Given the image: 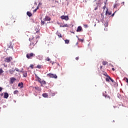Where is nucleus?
I'll return each instance as SVG.
<instances>
[{
  "label": "nucleus",
  "instance_id": "79ce46f5",
  "mask_svg": "<svg viewBox=\"0 0 128 128\" xmlns=\"http://www.w3.org/2000/svg\"><path fill=\"white\" fill-rule=\"evenodd\" d=\"M50 63L52 64H54V62H52V61H50Z\"/></svg>",
  "mask_w": 128,
  "mask_h": 128
},
{
  "label": "nucleus",
  "instance_id": "58836bf2",
  "mask_svg": "<svg viewBox=\"0 0 128 128\" xmlns=\"http://www.w3.org/2000/svg\"><path fill=\"white\" fill-rule=\"evenodd\" d=\"M110 80H111L112 82H114V80L112 79V78H110Z\"/></svg>",
  "mask_w": 128,
  "mask_h": 128
},
{
  "label": "nucleus",
  "instance_id": "72a5a7b5",
  "mask_svg": "<svg viewBox=\"0 0 128 128\" xmlns=\"http://www.w3.org/2000/svg\"><path fill=\"white\" fill-rule=\"evenodd\" d=\"M66 26H68V24H64V26H62V28H66Z\"/></svg>",
  "mask_w": 128,
  "mask_h": 128
},
{
  "label": "nucleus",
  "instance_id": "c9c22d12",
  "mask_svg": "<svg viewBox=\"0 0 128 128\" xmlns=\"http://www.w3.org/2000/svg\"><path fill=\"white\" fill-rule=\"evenodd\" d=\"M106 6H103L102 8L104 10H106Z\"/></svg>",
  "mask_w": 128,
  "mask_h": 128
},
{
  "label": "nucleus",
  "instance_id": "a211bd4d",
  "mask_svg": "<svg viewBox=\"0 0 128 128\" xmlns=\"http://www.w3.org/2000/svg\"><path fill=\"white\" fill-rule=\"evenodd\" d=\"M40 83L41 84L42 86V84H46V81H44V80H42V81L40 82Z\"/></svg>",
  "mask_w": 128,
  "mask_h": 128
},
{
  "label": "nucleus",
  "instance_id": "864d4df0",
  "mask_svg": "<svg viewBox=\"0 0 128 128\" xmlns=\"http://www.w3.org/2000/svg\"><path fill=\"white\" fill-rule=\"evenodd\" d=\"M96 26V24H94V26Z\"/></svg>",
  "mask_w": 128,
  "mask_h": 128
},
{
  "label": "nucleus",
  "instance_id": "ea45409f",
  "mask_svg": "<svg viewBox=\"0 0 128 128\" xmlns=\"http://www.w3.org/2000/svg\"><path fill=\"white\" fill-rule=\"evenodd\" d=\"M104 76H108V74L105 73V74H104Z\"/></svg>",
  "mask_w": 128,
  "mask_h": 128
},
{
  "label": "nucleus",
  "instance_id": "3c124183",
  "mask_svg": "<svg viewBox=\"0 0 128 128\" xmlns=\"http://www.w3.org/2000/svg\"><path fill=\"white\" fill-rule=\"evenodd\" d=\"M95 10H98V8H95Z\"/></svg>",
  "mask_w": 128,
  "mask_h": 128
},
{
  "label": "nucleus",
  "instance_id": "7c9ffc66",
  "mask_svg": "<svg viewBox=\"0 0 128 128\" xmlns=\"http://www.w3.org/2000/svg\"><path fill=\"white\" fill-rule=\"evenodd\" d=\"M84 26L85 28H88V24H84Z\"/></svg>",
  "mask_w": 128,
  "mask_h": 128
},
{
  "label": "nucleus",
  "instance_id": "39448f33",
  "mask_svg": "<svg viewBox=\"0 0 128 128\" xmlns=\"http://www.w3.org/2000/svg\"><path fill=\"white\" fill-rule=\"evenodd\" d=\"M29 40H30L31 42H33V44H34V42L36 41V43L38 42V37L36 38H30ZM32 40H34L32 42Z\"/></svg>",
  "mask_w": 128,
  "mask_h": 128
},
{
  "label": "nucleus",
  "instance_id": "c03bdc74",
  "mask_svg": "<svg viewBox=\"0 0 128 128\" xmlns=\"http://www.w3.org/2000/svg\"><path fill=\"white\" fill-rule=\"evenodd\" d=\"M40 5L42 6V3H40V2L39 3L38 6H40Z\"/></svg>",
  "mask_w": 128,
  "mask_h": 128
},
{
  "label": "nucleus",
  "instance_id": "423d86ee",
  "mask_svg": "<svg viewBox=\"0 0 128 128\" xmlns=\"http://www.w3.org/2000/svg\"><path fill=\"white\" fill-rule=\"evenodd\" d=\"M62 20H68V16H61Z\"/></svg>",
  "mask_w": 128,
  "mask_h": 128
},
{
  "label": "nucleus",
  "instance_id": "b1692460",
  "mask_svg": "<svg viewBox=\"0 0 128 128\" xmlns=\"http://www.w3.org/2000/svg\"><path fill=\"white\" fill-rule=\"evenodd\" d=\"M46 24V22H44V21H42V20H41V26H44V24Z\"/></svg>",
  "mask_w": 128,
  "mask_h": 128
},
{
  "label": "nucleus",
  "instance_id": "dca6fc26",
  "mask_svg": "<svg viewBox=\"0 0 128 128\" xmlns=\"http://www.w3.org/2000/svg\"><path fill=\"white\" fill-rule=\"evenodd\" d=\"M43 98H48V94L46 93H44L42 94Z\"/></svg>",
  "mask_w": 128,
  "mask_h": 128
},
{
  "label": "nucleus",
  "instance_id": "13d9d810",
  "mask_svg": "<svg viewBox=\"0 0 128 128\" xmlns=\"http://www.w3.org/2000/svg\"><path fill=\"white\" fill-rule=\"evenodd\" d=\"M6 67V66H5Z\"/></svg>",
  "mask_w": 128,
  "mask_h": 128
},
{
  "label": "nucleus",
  "instance_id": "c85d7f7f",
  "mask_svg": "<svg viewBox=\"0 0 128 128\" xmlns=\"http://www.w3.org/2000/svg\"><path fill=\"white\" fill-rule=\"evenodd\" d=\"M118 4H114V8H118Z\"/></svg>",
  "mask_w": 128,
  "mask_h": 128
},
{
  "label": "nucleus",
  "instance_id": "412c9836",
  "mask_svg": "<svg viewBox=\"0 0 128 128\" xmlns=\"http://www.w3.org/2000/svg\"><path fill=\"white\" fill-rule=\"evenodd\" d=\"M56 34L58 36V38H62V34H60V33L57 32Z\"/></svg>",
  "mask_w": 128,
  "mask_h": 128
},
{
  "label": "nucleus",
  "instance_id": "4d7b16f0",
  "mask_svg": "<svg viewBox=\"0 0 128 128\" xmlns=\"http://www.w3.org/2000/svg\"><path fill=\"white\" fill-rule=\"evenodd\" d=\"M108 97L109 98H110V97L108 96Z\"/></svg>",
  "mask_w": 128,
  "mask_h": 128
},
{
  "label": "nucleus",
  "instance_id": "bb28decb",
  "mask_svg": "<svg viewBox=\"0 0 128 128\" xmlns=\"http://www.w3.org/2000/svg\"><path fill=\"white\" fill-rule=\"evenodd\" d=\"M2 72H4V70H2V68H0V74H2Z\"/></svg>",
  "mask_w": 128,
  "mask_h": 128
},
{
  "label": "nucleus",
  "instance_id": "6e6552de",
  "mask_svg": "<svg viewBox=\"0 0 128 128\" xmlns=\"http://www.w3.org/2000/svg\"><path fill=\"white\" fill-rule=\"evenodd\" d=\"M10 84H14L16 80V78L12 77L10 78Z\"/></svg>",
  "mask_w": 128,
  "mask_h": 128
},
{
  "label": "nucleus",
  "instance_id": "de8ad7c7",
  "mask_svg": "<svg viewBox=\"0 0 128 128\" xmlns=\"http://www.w3.org/2000/svg\"><path fill=\"white\" fill-rule=\"evenodd\" d=\"M56 96V94L52 93V96Z\"/></svg>",
  "mask_w": 128,
  "mask_h": 128
},
{
  "label": "nucleus",
  "instance_id": "f8f14e48",
  "mask_svg": "<svg viewBox=\"0 0 128 128\" xmlns=\"http://www.w3.org/2000/svg\"><path fill=\"white\" fill-rule=\"evenodd\" d=\"M22 74L24 78H26V76H28V72H26V71L22 72Z\"/></svg>",
  "mask_w": 128,
  "mask_h": 128
},
{
  "label": "nucleus",
  "instance_id": "f03ea898",
  "mask_svg": "<svg viewBox=\"0 0 128 128\" xmlns=\"http://www.w3.org/2000/svg\"><path fill=\"white\" fill-rule=\"evenodd\" d=\"M32 42H34V40H32V42H31L29 45V48L30 50H32V48H34V46H36V41H35L34 43Z\"/></svg>",
  "mask_w": 128,
  "mask_h": 128
},
{
  "label": "nucleus",
  "instance_id": "aec40b11",
  "mask_svg": "<svg viewBox=\"0 0 128 128\" xmlns=\"http://www.w3.org/2000/svg\"><path fill=\"white\" fill-rule=\"evenodd\" d=\"M107 78H106V82H110V76H106Z\"/></svg>",
  "mask_w": 128,
  "mask_h": 128
},
{
  "label": "nucleus",
  "instance_id": "9b49d317",
  "mask_svg": "<svg viewBox=\"0 0 128 128\" xmlns=\"http://www.w3.org/2000/svg\"><path fill=\"white\" fill-rule=\"evenodd\" d=\"M34 34H40V30L38 28H35Z\"/></svg>",
  "mask_w": 128,
  "mask_h": 128
},
{
  "label": "nucleus",
  "instance_id": "6e6d98bb",
  "mask_svg": "<svg viewBox=\"0 0 128 128\" xmlns=\"http://www.w3.org/2000/svg\"><path fill=\"white\" fill-rule=\"evenodd\" d=\"M105 97L106 98V96Z\"/></svg>",
  "mask_w": 128,
  "mask_h": 128
},
{
  "label": "nucleus",
  "instance_id": "09e8293b",
  "mask_svg": "<svg viewBox=\"0 0 128 128\" xmlns=\"http://www.w3.org/2000/svg\"><path fill=\"white\" fill-rule=\"evenodd\" d=\"M22 72H24V71H22V70L20 71V72H22Z\"/></svg>",
  "mask_w": 128,
  "mask_h": 128
},
{
  "label": "nucleus",
  "instance_id": "c756f323",
  "mask_svg": "<svg viewBox=\"0 0 128 128\" xmlns=\"http://www.w3.org/2000/svg\"><path fill=\"white\" fill-rule=\"evenodd\" d=\"M46 62H50V58H46Z\"/></svg>",
  "mask_w": 128,
  "mask_h": 128
},
{
  "label": "nucleus",
  "instance_id": "f3484780",
  "mask_svg": "<svg viewBox=\"0 0 128 128\" xmlns=\"http://www.w3.org/2000/svg\"><path fill=\"white\" fill-rule=\"evenodd\" d=\"M26 14H27V16H30V17L32 16V13L30 12H26Z\"/></svg>",
  "mask_w": 128,
  "mask_h": 128
},
{
  "label": "nucleus",
  "instance_id": "7ed1b4c3",
  "mask_svg": "<svg viewBox=\"0 0 128 128\" xmlns=\"http://www.w3.org/2000/svg\"><path fill=\"white\" fill-rule=\"evenodd\" d=\"M12 60V57L10 56L5 58L4 62H10Z\"/></svg>",
  "mask_w": 128,
  "mask_h": 128
},
{
  "label": "nucleus",
  "instance_id": "4c0bfd02",
  "mask_svg": "<svg viewBox=\"0 0 128 128\" xmlns=\"http://www.w3.org/2000/svg\"><path fill=\"white\" fill-rule=\"evenodd\" d=\"M79 40H80L82 42H84V40H82V39H80Z\"/></svg>",
  "mask_w": 128,
  "mask_h": 128
},
{
  "label": "nucleus",
  "instance_id": "0eeeda50",
  "mask_svg": "<svg viewBox=\"0 0 128 128\" xmlns=\"http://www.w3.org/2000/svg\"><path fill=\"white\" fill-rule=\"evenodd\" d=\"M50 18L48 16H46L44 18V22H50Z\"/></svg>",
  "mask_w": 128,
  "mask_h": 128
},
{
  "label": "nucleus",
  "instance_id": "2f4dec72",
  "mask_svg": "<svg viewBox=\"0 0 128 128\" xmlns=\"http://www.w3.org/2000/svg\"><path fill=\"white\" fill-rule=\"evenodd\" d=\"M42 68V66L40 65H38L36 66L37 68Z\"/></svg>",
  "mask_w": 128,
  "mask_h": 128
},
{
  "label": "nucleus",
  "instance_id": "603ef678",
  "mask_svg": "<svg viewBox=\"0 0 128 128\" xmlns=\"http://www.w3.org/2000/svg\"><path fill=\"white\" fill-rule=\"evenodd\" d=\"M102 68V66H100V68Z\"/></svg>",
  "mask_w": 128,
  "mask_h": 128
},
{
  "label": "nucleus",
  "instance_id": "5fc2aeb1",
  "mask_svg": "<svg viewBox=\"0 0 128 128\" xmlns=\"http://www.w3.org/2000/svg\"><path fill=\"white\" fill-rule=\"evenodd\" d=\"M6 26H8V24H6Z\"/></svg>",
  "mask_w": 128,
  "mask_h": 128
},
{
  "label": "nucleus",
  "instance_id": "8fccbe9b",
  "mask_svg": "<svg viewBox=\"0 0 128 128\" xmlns=\"http://www.w3.org/2000/svg\"><path fill=\"white\" fill-rule=\"evenodd\" d=\"M4 96V94H3V93H2V94H1V96Z\"/></svg>",
  "mask_w": 128,
  "mask_h": 128
},
{
  "label": "nucleus",
  "instance_id": "a878e982",
  "mask_svg": "<svg viewBox=\"0 0 128 128\" xmlns=\"http://www.w3.org/2000/svg\"><path fill=\"white\" fill-rule=\"evenodd\" d=\"M38 10V6L36 8L33 10L34 12H36V10Z\"/></svg>",
  "mask_w": 128,
  "mask_h": 128
},
{
  "label": "nucleus",
  "instance_id": "e433bc0d",
  "mask_svg": "<svg viewBox=\"0 0 128 128\" xmlns=\"http://www.w3.org/2000/svg\"><path fill=\"white\" fill-rule=\"evenodd\" d=\"M78 58H80L79 57H76V60H78Z\"/></svg>",
  "mask_w": 128,
  "mask_h": 128
},
{
  "label": "nucleus",
  "instance_id": "2eb2a0df",
  "mask_svg": "<svg viewBox=\"0 0 128 128\" xmlns=\"http://www.w3.org/2000/svg\"><path fill=\"white\" fill-rule=\"evenodd\" d=\"M106 14H108V16H110L112 14V12H108V9L106 8Z\"/></svg>",
  "mask_w": 128,
  "mask_h": 128
},
{
  "label": "nucleus",
  "instance_id": "20e7f679",
  "mask_svg": "<svg viewBox=\"0 0 128 128\" xmlns=\"http://www.w3.org/2000/svg\"><path fill=\"white\" fill-rule=\"evenodd\" d=\"M47 76L49 78H58L56 74H47Z\"/></svg>",
  "mask_w": 128,
  "mask_h": 128
},
{
  "label": "nucleus",
  "instance_id": "5701e85b",
  "mask_svg": "<svg viewBox=\"0 0 128 128\" xmlns=\"http://www.w3.org/2000/svg\"><path fill=\"white\" fill-rule=\"evenodd\" d=\"M18 90H16L14 92V94H18Z\"/></svg>",
  "mask_w": 128,
  "mask_h": 128
},
{
  "label": "nucleus",
  "instance_id": "a19ab883",
  "mask_svg": "<svg viewBox=\"0 0 128 128\" xmlns=\"http://www.w3.org/2000/svg\"><path fill=\"white\" fill-rule=\"evenodd\" d=\"M2 87H0V92H2Z\"/></svg>",
  "mask_w": 128,
  "mask_h": 128
},
{
  "label": "nucleus",
  "instance_id": "ddd939ff",
  "mask_svg": "<svg viewBox=\"0 0 128 128\" xmlns=\"http://www.w3.org/2000/svg\"><path fill=\"white\" fill-rule=\"evenodd\" d=\"M4 98H8V92H4Z\"/></svg>",
  "mask_w": 128,
  "mask_h": 128
},
{
  "label": "nucleus",
  "instance_id": "9d476101",
  "mask_svg": "<svg viewBox=\"0 0 128 128\" xmlns=\"http://www.w3.org/2000/svg\"><path fill=\"white\" fill-rule=\"evenodd\" d=\"M35 78H36V80H38V82H40L42 81V79H40V77H38V76L36 74H35Z\"/></svg>",
  "mask_w": 128,
  "mask_h": 128
},
{
  "label": "nucleus",
  "instance_id": "a18cd8bd",
  "mask_svg": "<svg viewBox=\"0 0 128 128\" xmlns=\"http://www.w3.org/2000/svg\"><path fill=\"white\" fill-rule=\"evenodd\" d=\"M112 70H113V72H114L115 70L114 69V68H112Z\"/></svg>",
  "mask_w": 128,
  "mask_h": 128
},
{
  "label": "nucleus",
  "instance_id": "f704fd0d",
  "mask_svg": "<svg viewBox=\"0 0 128 128\" xmlns=\"http://www.w3.org/2000/svg\"><path fill=\"white\" fill-rule=\"evenodd\" d=\"M30 68H34V65H30Z\"/></svg>",
  "mask_w": 128,
  "mask_h": 128
},
{
  "label": "nucleus",
  "instance_id": "49530a36",
  "mask_svg": "<svg viewBox=\"0 0 128 128\" xmlns=\"http://www.w3.org/2000/svg\"><path fill=\"white\" fill-rule=\"evenodd\" d=\"M122 6H124V2H122Z\"/></svg>",
  "mask_w": 128,
  "mask_h": 128
},
{
  "label": "nucleus",
  "instance_id": "6ab92c4d",
  "mask_svg": "<svg viewBox=\"0 0 128 128\" xmlns=\"http://www.w3.org/2000/svg\"><path fill=\"white\" fill-rule=\"evenodd\" d=\"M9 72L10 74H14V70H10Z\"/></svg>",
  "mask_w": 128,
  "mask_h": 128
},
{
  "label": "nucleus",
  "instance_id": "4468645a",
  "mask_svg": "<svg viewBox=\"0 0 128 128\" xmlns=\"http://www.w3.org/2000/svg\"><path fill=\"white\" fill-rule=\"evenodd\" d=\"M33 88H35V90H38V92H40V90H42V88L38 86L34 87Z\"/></svg>",
  "mask_w": 128,
  "mask_h": 128
},
{
  "label": "nucleus",
  "instance_id": "cd10ccee",
  "mask_svg": "<svg viewBox=\"0 0 128 128\" xmlns=\"http://www.w3.org/2000/svg\"><path fill=\"white\" fill-rule=\"evenodd\" d=\"M108 64V62H106V61H104L103 62H102V64L104 65V66H106V64Z\"/></svg>",
  "mask_w": 128,
  "mask_h": 128
},
{
  "label": "nucleus",
  "instance_id": "f257e3e1",
  "mask_svg": "<svg viewBox=\"0 0 128 128\" xmlns=\"http://www.w3.org/2000/svg\"><path fill=\"white\" fill-rule=\"evenodd\" d=\"M36 54H34V53H30V54H27L26 55V57L28 60H32L34 56H35Z\"/></svg>",
  "mask_w": 128,
  "mask_h": 128
},
{
  "label": "nucleus",
  "instance_id": "1a4fd4ad",
  "mask_svg": "<svg viewBox=\"0 0 128 128\" xmlns=\"http://www.w3.org/2000/svg\"><path fill=\"white\" fill-rule=\"evenodd\" d=\"M82 31V26H78L76 30L77 32H78Z\"/></svg>",
  "mask_w": 128,
  "mask_h": 128
},
{
  "label": "nucleus",
  "instance_id": "473e14b6",
  "mask_svg": "<svg viewBox=\"0 0 128 128\" xmlns=\"http://www.w3.org/2000/svg\"><path fill=\"white\" fill-rule=\"evenodd\" d=\"M14 71L16 70V72H20V70L18 68H16L15 70H14Z\"/></svg>",
  "mask_w": 128,
  "mask_h": 128
},
{
  "label": "nucleus",
  "instance_id": "4be33fe9",
  "mask_svg": "<svg viewBox=\"0 0 128 128\" xmlns=\"http://www.w3.org/2000/svg\"><path fill=\"white\" fill-rule=\"evenodd\" d=\"M65 44H70V40H64Z\"/></svg>",
  "mask_w": 128,
  "mask_h": 128
},
{
  "label": "nucleus",
  "instance_id": "393cba45",
  "mask_svg": "<svg viewBox=\"0 0 128 128\" xmlns=\"http://www.w3.org/2000/svg\"><path fill=\"white\" fill-rule=\"evenodd\" d=\"M24 86V84H22V82L19 83L18 84V86Z\"/></svg>",
  "mask_w": 128,
  "mask_h": 128
},
{
  "label": "nucleus",
  "instance_id": "37998d69",
  "mask_svg": "<svg viewBox=\"0 0 128 128\" xmlns=\"http://www.w3.org/2000/svg\"><path fill=\"white\" fill-rule=\"evenodd\" d=\"M114 14H116V12L113 14H112V16H114Z\"/></svg>",
  "mask_w": 128,
  "mask_h": 128
}]
</instances>
